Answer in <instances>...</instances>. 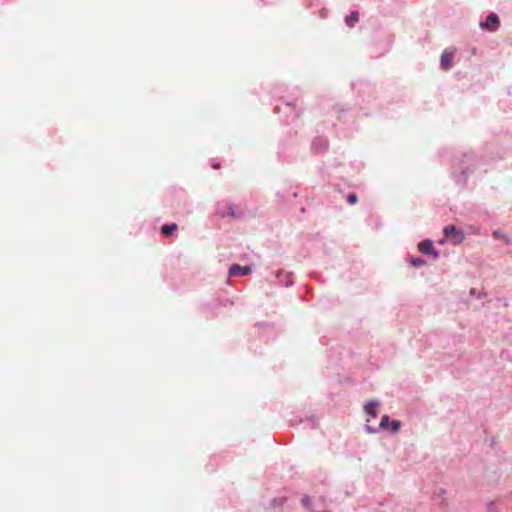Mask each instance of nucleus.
<instances>
[{
    "label": "nucleus",
    "instance_id": "nucleus-1",
    "mask_svg": "<svg viewBox=\"0 0 512 512\" xmlns=\"http://www.w3.org/2000/svg\"><path fill=\"white\" fill-rule=\"evenodd\" d=\"M444 234L453 244H459L464 240L462 231L456 229L454 225H448L444 228Z\"/></svg>",
    "mask_w": 512,
    "mask_h": 512
},
{
    "label": "nucleus",
    "instance_id": "nucleus-2",
    "mask_svg": "<svg viewBox=\"0 0 512 512\" xmlns=\"http://www.w3.org/2000/svg\"><path fill=\"white\" fill-rule=\"evenodd\" d=\"M499 23V17L496 14L491 13L488 15L485 22L480 23V27L490 32H494L497 30Z\"/></svg>",
    "mask_w": 512,
    "mask_h": 512
},
{
    "label": "nucleus",
    "instance_id": "nucleus-3",
    "mask_svg": "<svg viewBox=\"0 0 512 512\" xmlns=\"http://www.w3.org/2000/svg\"><path fill=\"white\" fill-rule=\"evenodd\" d=\"M454 57V50L446 49L443 51L440 59V64L442 69L448 70L452 66V61Z\"/></svg>",
    "mask_w": 512,
    "mask_h": 512
},
{
    "label": "nucleus",
    "instance_id": "nucleus-4",
    "mask_svg": "<svg viewBox=\"0 0 512 512\" xmlns=\"http://www.w3.org/2000/svg\"><path fill=\"white\" fill-rule=\"evenodd\" d=\"M418 249L423 254H433L435 258L438 257V253L435 251L433 242L430 240H424L418 244Z\"/></svg>",
    "mask_w": 512,
    "mask_h": 512
},
{
    "label": "nucleus",
    "instance_id": "nucleus-5",
    "mask_svg": "<svg viewBox=\"0 0 512 512\" xmlns=\"http://www.w3.org/2000/svg\"><path fill=\"white\" fill-rule=\"evenodd\" d=\"M251 272V267L249 266H240L237 264H234L229 269V275L230 276H237V275H248Z\"/></svg>",
    "mask_w": 512,
    "mask_h": 512
},
{
    "label": "nucleus",
    "instance_id": "nucleus-6",
    "mask_svg": "<svg viewBox=\"0 0 512 512\" xmlns=\"http://www.w3.org/2000/svg\"><path fill=\"white\" fill-rule=\"evenodd\" d=\"M377 402H374V401H370V402H367L364 406V410L367 414L371 415L372 417H376L377 415V412H376V407H377Z\"/></svg>",
    "mask_w": 512,
    "mask_h": 512
},
{
    "label": "nucleus",
    "instance_id": "nucleus-7",
    "mask_svg": "<svg viewBox=\"0 0 512 512\" xmlns=\"http://www.w3.org/2000/svg\"><path fill=\"white\" fill-rule=\"evenodd\" d=\"M178 229V226L177 224L175 223H172V224H166V225H163L161 227V232L162 234L166 235V236H169L171 235L174 231H176Z\"/></svg>",
    "mask_w": 512,
    "mask_h": 512
},
{
    "label": "nucleus",
    "instance_id": "nucleus-8",
    "mask_svg": "<svg viewBox=\"0 0 512 512\" xmlns=\"http://www.w3.org/2000/svg\"><path fill=\"white\" fill-rule=\"evenodd\" d=\"M359 20V14L358 12H352L350 15H348L345 19L346 24L349 27H352L356 22Z\"/></svg>",
    "mask_w": 512,
    "mask_h": 512
},
{
    "label": "nucleus",
    "instance_id": "nucleus-9",
    "mask_svg": "<svg viewBox=\"0 0 512 512\" xmlns=\"http://www.w3.org/2000/svg\"><path fill=\"white\" fill-rule=\"evenodd\" d=\"M493 236L495 239L503 240L507 245L511 243L510 239L501 230H495Z\"/></svg>",
    "mask_w": 512,
    "mask_h": 512
},
{
    "label": "nucleus",
    "instance_id": "nucleus-10",
    "mask_svg": "<svg viewBox=\"0 0 512 512\" xmlns=\"http://www.w3.org/2000/svg\"><path fill=\"white\" fill-rule=\"evenodd\" d=\"M389 424V416L387 415H384L382 418H381V421H380V427L385 429L387 428Z\"/></svg>",
    "mask_w": 512,
    "mask_h": 512
},
{
    "label": "nucleus",
    "instance_id": "nucleus-11",
    "mask_svg": "<svg viewBox=\"0 0 512 512\" xmlns=\"http://www.w3.org/2000/svg\"><path fill=\"white\" fill-rule=\"evenodd\" d=\"M347 201L352 205L356 204L358 201L357 195L355 193L349 194L347 197Z\"/></svg>",
    "mask_w": 512,
    "mask_h": 512
},
{
    "label": "nucleus",
    "instance_id": "nucleus-12",
    "mask_svg": "<svg viewBox=\"0 0 512 512\" xmlns=\"http://www.w3.org/2000/svg\"><path fill=\"white\" fill-rule=\"evenodd\" d=\"M400 428V422L398 420H393L391 422V429H392V432L395 433L399 430Z\"/></svg>",
    "mask_w": 512,
    "mask_h": 512
},
{
    "label": "nucleus",
    "instance_id": "nucleus-13",
    "mask_svg": "<svg viewBox=\"0 0 512 512\" xmlns=\"http://www.w3.org/2000/svg\"><path fill=\"white\" fill-rule=\"evenodd\" d=\"M424 264V260L417 258L412 260V265L419 267Z\"/></svg>",
    "mask_w": 512,
    "mask_h": 512
},
{
    "label": "nucleus",
    "instance_id": "nucleus-14",
    "mask_svg": "<svg viewBox=\"0 0 512 512\" xmlns=\"http://www.w3.org/2000/svg\"><path fill=\"white\" fill-rule=\"evenodd\" d=\"M302 502H303V504H304L305 506H307V505H308V498H307V497H304V498L302 499Z\"/></svg>",
    "mask_w": 512,
    "mask_h": 512
},
{
    "label": "nucleus",
    "instance_id": "nucleus-15",
    "mask_svg": "<svg viewBox=\"0 0 512 512\" xmlns=\"http://www.w3.org/2000/svg\"><path fill=\"white\" fill-rule=\"evenodd\" d=\"M228 215H230V216L234 217V216H235L234 211H233V210H230V211L228 212Z\"/></svg>",
    "mask_w": 512,
    "mask_h": 512
}]
</instances>
